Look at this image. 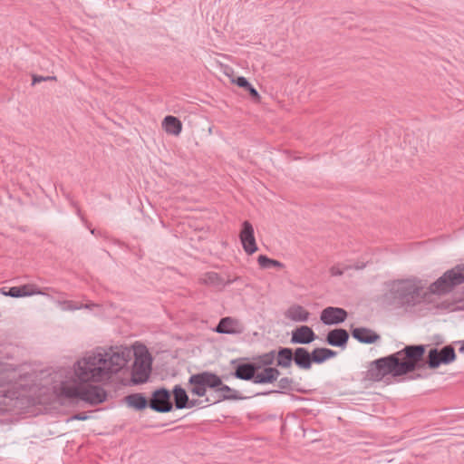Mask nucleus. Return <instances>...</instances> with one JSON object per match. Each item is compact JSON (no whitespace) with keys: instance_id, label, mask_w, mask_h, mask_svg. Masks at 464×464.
<instances>
[{"instance_id":"obj_1","label":"nucleus","mask_w":464,"mask_h":464,"mask_svg":"<svg viewBox=\"0 0 464 464\" xmlns=\"http://www.w3.org/2000/svg\"><path fill=\"white\" fill-rule=\"evenodd\" d=\"M131 359V351L123 346L97 347L86 353L73 365L77 383L63 382L61 393L91 404L105 401L103 388L89 383L105 382L121 371Z\"/></svg>"},{"instance_id":"obj_2","label":"nucleus","mask_w":464,"mask_h":464,"mask_svg":"<svg viewBox=\"0 0 464 464\" xmlns=\"http://www.w3.org/2000/svg\"><path fill=\"white\" fill-rule=\"evenodd\" d=\"M434 294L435 282L428 284L426 280L411 277L387 284L383 302L395 306H414L430 303Z\"/></svg>"},{"instance_id":"obj_3","label":"nucleus","mask_w":464,"mask_h":464,"mask_svg":"<svg viewBox=\"0 0 464 464\" xmlns=\"http://www.w3.org/2000/svg\"><path fill=\"white\" fill-rule=\"evenodd\" d=\"M462 283H464V265H459L437 278V309L455 311L461 308L457 303L445 304L446 301L441 300V294Z\"/></svg>"},{"instance_id":"obj_4","label":"nucleus","mask_w":464,"mask_h":464,"mask_svg":"<svg viewBox=\"0 0 464 464\" xmlns=\"http://www.w3.org/2000/svg\"><path fill=\"white\" fill-rule=\"evenodd\" d=\"M134 355L131 382L134 384L144 383L148 381L151 371L150 354L145 347L140 346L135 348Z\"/></svg>"},{"instance_id":"obj_5","label":"nucleus","mask_w":464,"mask_h":464,"mask_svg":"<svg viewBox=\"0 0 464 464\" xmlns=\"http://www.w3.org/2000/svg\"><path fill=\"white\" fill-rule=\"evenodd\" d=\"M221 384V378L210 372L192 374L188 379V392L195 396L203 397L207 389H214Z\"/></svg>"},{"instance_id":"obj_6","label":"nucleus","mask_w":464,"mask_h":464,"mask_svg":"<svg viewBox=\"0 0 464 464\" xmlns=\"http://www.w3.org/2000/svg\"><path fill=\"white\" fill-rule=\"evenodd\" d=\"M425 351V345H407L396 353L404 374L413 372L421 365L424 361Z\"/></svg>"},{"instance_id":"obj_7","label":"nucleus","mask_w":464,"mask_h":464,"mask_svg":"<svg viewBox=\"0 0 464 464\" xmlns=\"http://www.w3.org/2000/svg\"><path fill=\"white\" fill-rule=\"evenodd\" d=\"M373 365L374 367L371 369V374L372 378L378 381L388 374L392 376L404 375L403 369L401 366V361L396 353L376 360Z\"/></svg>"},{"instance_id":"obj_8","label":"nucleus","mask_w":464,"mask_h":464,"mask_svg":"<svg viewBox=\"0 0 464 464\" xmlns=\"http://www.w3.org/2000/svg\"><path fill=\"white\" fill-rule=\"evenodd\" d=\"M150 407L158 412H169L172 409L170 394L166 389H160L153 392Z\"/></svg>"},{"instance_id":"obj_9","label":"nucleus","mask_w":464,"mask_h":464,"mask_svg":"<svg viewBox=\"0 0 464 464\" xmlns=\"http://www.w3.org/2000/svg\"><path fill=\"white\" fill-rule=\"evenodd\" d=\"M239 237L244 250L248 255H252L257 251V246L254 236L253 226L248 221H244Z\"/></svg>"},{"instance_id":"obj_10","label":"nucleus","mask_w":464,"mask_h":464,"mask_svg":"<svg viewBox=\"0 0 464 464\" xmlns=\"http://www.w3.org/2000/svg\"><path fill=\"white\" fill-rule=\"evenodd\" d=\"M346 318L347 312L344 309L332 306L324 308L320 316L321 321L327 325L343 323Z\"/></svg>"},{"instance_id":"obj_11","label":"nucleus","mask_w":464,"mask_h":464,"mask_svg":"<svg viewBox=\"0 0 464 464\" xmlns=\"http://www.w3.org/2000/svg\"><path fill=\"white\" fill-rule=\"evenodd\" d=\"M315 334L307 325H301L292 332L291 342L293 343L307 344L314 341Z\"/></svg>"},{"instance_id":"obj_12","label":"nucleus","mask_w":464,"mask_h":464,"mask_svg":"<svg viewBox=\"0 0 464 464\" xmlns=\"http://www.w3.org/2000/svg\"><path fill=\"white\" fill-rule=\"evenodd\" d=\"M216 331L220 334H234L241 333L242 328L237 320L231 317H225L220 320Z\"/></svg>"},{"instance_id":"obj_13","label":"nucleus","mask_w":464,"mask_h":464,"mask_svg":"<svg viewBox=\"0 0 464 464\" xmlns=\"http://www.w3.org/2000/svg\"><path fill=\"white\" fill-rule=\"evenodd\" d=\"M200 282L208 286L222 288L226 285L233 282V280L229 278H223L216 272H208L201 276Z\"/></svg>"},{"instance_id":"obj_14","label":"nucleus","mask_w":464,"mask_h":464,"mask_svg":"<svg viewBox=\"0 0 464 464\" xmlns=\"http://www.w3.org/2000/svg\"><path fill=\"white\" fill-rule=\"evenodd\" d=\"M352 335L354 339L362 343H373L380 339L378 334L364 327L354 328L352 332Z\"/></svg>"},{"instance_id":"obj_15","label":"nucleus","mask_w":464,"mask_h":464,"mask_svg":"<svg viewBox=\"0 0 464 464\" xmlns=\"http://www.w3.org/2000/svg\"><path fill=\"white\" fill-rule=\"evenodd\" d=\"M349 339V334L344 329H334L327 334L326 342L332 346H343Z\"/></svg>"},{"instance_id":"obj_16","label":"nucleus","mask_w":464,"mask_h":464,"mask_svg":"<svg viewBox=\"0 0 464 464\" xmlns=\"http://www.w3.org/2000/svg\"><path fill=\"white\" fill-rule=\"evenodd\" d=\"M175 406L177 409L192 408L196 405L195 401H188L186 391L180 386H175L173 389Z\"/></svg>"},{"instance_id":"obj_17","label":"nucleus","mask_w":464,"mask_h":464,"mask_svg":"<svg viewBox=\"0 0 464 464\" xmlns=\"http://www.w3.org/2000/svg\"><path fill=\"white\" fill-rule=\"evenodd\" d=\"M162 129L170 135L179 136L182 130L181 121L175 116L168 115L162 121Z\"/></svg>"},{"instance_id":"obj_18","label":"nucleus","mask_w":464,"mask_h":464,"mask_svg":"<svg viewBox=\"0 0 464 464\" xmlns=\"http://www.w3.org/2000/svg\"><path fill=\"white\" fill-rule=\"evenodd\" d=\"M293 359L295 364L301 369L308 370L312 366L311 353L303 347L295 349Z\"/></svg>"},{"instance_id":"obj_19","label":"nucleus","mask_w":464,"mask_h":464,"mask_svg":"<svg viewBox=\"0 0 464 464\" xmlns=\"http://www.w3.org/2000/svg\"><path fill=\"white\" fill-rule=\"evenodd\" d=\"M309 314L306 309L298 304L290 306L285 312V317L294 322H306Z\"/></svg>"},{"instance_id":"obj_20","label":"nucleus","mask_w":464,"mask_h":464,"mask_svg":"<svg viewBox=\"0 0 464 464\" xmlns=\"http://www.w3.org/2000/svg\"><path fill=\"white\" fill-rule=\"evenodd\" d=\"M456 360L455 349L451 345L443 346L437 350V367L441 364H450Z\"/></svg>"},{"instance_id":"obj_21","label":"nucleus","mask_w":464,"mask_h":464,"mask_svg":"<svg viewBox=\"0 0 464 464\" xmlns=\"http://www.w3.org/2000/svg\"><path fill=\"white\" fill-rule=\"evenodd\" d=\"M280 375L279 371L276 368L267 367L262 372L255 374V383H270L276 381Z\"/></svg>"},{"instance_id":"obj_22","label":"nucleus","mask_w":464,"mask_h":464,"mask_svg":"<svg viewBox=\"0 0 464 464\" xmlns=\"http://www.w3.org/2000/svg\"><path fill=\"white\" fill-rule=\"evenodd\" d=\"M335 355L336 352L328 348H315L311 353L312 362L315 363H322Z\"/></svg>"},{"instance_id":"obj_23","label":"nucleus","mask_w":464,"mask_h":464,"mask_svg":"<svg viewBox=\"0 0 464 464\" xmlns=\"http://www.w3.org/2000/svg\"><path fill=\"white\" fill-rule=\"evenodd\" d=\"M215 389V392L217 393V400H234L237 399V392L236 390L231 389L229 386L223 384L221 382V384L217 386Z\"/></svg>"},{"instance_id":"obj_24","label":"nucleus","mask_w":464,"mask_h":464,"mask_svg":"<svg viewBox=\"0 0 464 464\" xmlns=\"http://www.w3.org/2000/svg\"><path fill=\"white\" fill-rule=\"evenodd\" d=\"M256 369L252 364L245 363L237 366L235 376L241 380H255Z\"/></svg>"},{"instance_id":"obj_25","label":"nucleus","mask_w":464,"mask_h":464,"mask_svg":"<svg viewBox=\"0 0 464 464\" xmlns=\"http://www.w3.org/2000/svg\"><path fill=\"white\" fill-rule=\"evenodd\" d=\"M294 354L290 348H282L277 354V365L283 368H289L294 360Z\"/></svg>"},{"instance_id":"obj_26","label":"nucleus","mask_w":464,"mask_h":464,"mask_svg":"<svg viewBox=\"0 0 464 464\" xmlns=\"http://www.w3.org/2000/svg\"><path fill=\"white\" fill-rule=\"evenodd\" d=\"M126 401L129 406L136 410H143L147 407L148 401L146 398L140 393L130 394L126 397Z\"/></svg>"},{"instance_id":"obj_27","label":"nucleus","mask_w":464,"mask_h":464,"mask_svg":"<svg viewBox=\"0 0 464 464\" xmlns=\"http://www.w3.org/2000/svg\"><path fill=\"white\" fill-rule=\"evenodd\" d=\"M257 262H258V265L262 268H268L271 266H274L276 268L284 267V264H282L281 262L275 260V259H271V258L267 257L266 256H263V255L258 256Z\"/></svg>"},{"instance_id":"obj_28","label":"nucleus","mask_w":464,"mask_h":464,"mask_svg":"<svg viewBox=\"0 0 464 464\" xmlns=\"http://www.w3.org/2000/svg\"><path fill=\"white\" fill-rule=\"evenodd\" d=\"M20 293H21L20 297L43 294L40 290H38L37 287H35L34 285H24L20 286Z\"/></svg>"},{"instance_id":"obj_29","label":"nucleus","mask_w":464,"mask_h":464,"mask_svg":"<svg viewBox=\"0 0 464 464\" xmlns=\"http://www.w3.org/2000/svg\"><path fill=\"white\" fill-rule=\"evenodd\" d=\"M275 352H270L260 356V362L265 365H270L274 362Z\"/></svg>"},{"instance_id":"obj_30","label":"nucleus","mask_w":464,"mask_h":464,"mask_svg":"<svg viewBox=\"0 0 464 464\" xmlns=\"http://www.w3.org/2000/svg\"><path fill=\"white\" fill-rule=\"evenodd\" d=\"M237 86L245 88L246 90L251 85L248 81L243 77H237L236 80L233 81Z\"/></svg>"},{"instance_id":"obj_31","label":"nucleus","mask_w":464,"mask_h":464,"mask_svg":"<svg viewBox=\"0 0 464 464\" xmlns=\"http://www.w3.org/2000/svg\"><path fill=\"white\" fill-rule=\"evenodd\" d=\"M332 276H340L343 274V268L340 265H334L330 268Z\"/></svg>"},{"instance_id":"obj_32","label":"nucleus","mask_w":464,"mask_h":464,"mask_svg":"<svg viewBox=\"0 0 464 464\" xmlns=\"http://www.w3.org/2000/svg\"><path fill=\"white\" fill-rule=\"evenodd\" d=\"M56 79H57L56 76L43 77V76L34 75L33 77V84H36V83L44 82V81H56Z\"/></svg>"},{"instance_id":"obj_33","label":"nucleus","mask_w":464,"mask_h":464,"mask_svg":"<svg viewBox=\"0 0 464 464\" xmlns=\"http://www.w3.org/2000/svg\"><path fill=\"white\" fill-rule=\"evenodd\" d=\"M4 295H9L12 297H20V295H21L20 286L11 287L7 293L4 292Z\"/></svg>"},{"instance_id":"obj_34","label":"nucleus","mask_w":464,"mask_h":464,"mask_svg":"<svg viewBox=\"0 0 464 464\" xmlns=\"http://www.w3.org/2000/svg\"><path fill=\"white\" fill-rule=\"evenodd\" d=\"M429 366L430 368H435V348H431L429 351V361H428Z\"/></svg>"},{"instance_id":"obj_35","label":"nucleus","mask_w":464,"mask_h":464,"mask_svg":"<svg viewBox=\"0 0 464 464\" xmlns=\"http://www.w3.org/2000/svg\"><path fill=\"white\" fill-rule=\"evenodd\" d=\"M246 90L249 92V94L251 95V97L256 102H259L260 101L259 93L257 92V91L252 85H250Z\"/></svg>"},{"instance_id":"obj_36","label":"nucleus","mask_w":464,"mask_h":464,"mask_svg":"<svg viewBox=\"0 0 464 464\" xmlns=\"http://www.w3.org/2000/svg\"><path fill=\"white\" fill-rule=\"evenodd\" d=\"M290 384H291V381L286 377L282 378L278 382V386L281 389H288L290 387Z\"/></svg>"},{"instance_id":"obj_37","label":"nucleus","mask_w":464,"mask_h":464,"mask_svg":"<svg viewBox=\"0 0 464 464\" xmlns=\"http://www.w3.org/2000/svg\"><path fill=\"white\" fill-rule=\"evenodd\" d=\"M79 308H80L79 306L73 304L72 302H71V301L63 303V310H76V309H79Z\"/></svg>"},{"instance_id":"obj_38","label":"nucleus","mask_w":464,"mask_h":464,"mask_svg":"<svg viewBox=\"0 0 464 464\" xmlns=\"http://www.w3.org/2000/svg\"><path fill=\"white\" fill-rule=\"evenodd\" d=\"M72 418L76 419V420H85L86 419V417H82V416H80V415H75Z\"/></svg>"},{"instance_id":"obj_39","label":"nucleus","mask_w":464,"mask_h":464,"mask_svg":"<svg viewBox=\"0 0 464 464\" xmlns=\"http://www.w3.org/2000/svg\"><path fill=\"white\" fill-rule=\"evenodd\" d=\"M459 352L460 353H464V341L462 342V344H461V346L459 348Z\"/></svg>"},{"instance_id":"obj_40","label":"nucleus","mask_w":464,"mask_h":464,"mask_svg":"<svg viewBox=\"0 0 464 464\" xmlns=\"http://www.w3.org/2000/svg\"><path fill=\"white\" fill-rule=\"evenodd\" d=\"M440 343H443V340L437 341V344H439Z\"/></svg>"}]
</instances>
